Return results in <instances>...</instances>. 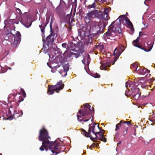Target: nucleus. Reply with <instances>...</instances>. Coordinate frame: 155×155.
<instances>
[{
    "label": "nucleus",
    "instance_id": "1",
    "mask_svg": "<svg viewBox=\"0 0 155 155\" xmlns=\"http://www.w3.org/2000/svg\"><path fill=\"white\" fill-rule=\"evenodd\" d=\"M91 30V26H83L82 28L78 30V38L79 41H77L74 40L73 42H71L70 44L71 47L69 48L70 50L72 51L75 52H71L69 54V57L74 55V57L77 58L84 52V45L79 40V38L81 40L86 39V40L85 43L87 45L89 44L90 45H93L92 39L91 38H90L89 37Z\"/></svg>",
    "mask_w": 155,
    "mask_h": 155
},
{
    "label": "nucleus",
    "instance_id": "2",
    "mask_svg": "<svg viewBox=\"0 0 155 155\" xmlns=\"http://www.w3.org/2000/svg\"><path fill=\"white\" fill-rule=\"evenodd\" d=\"M121 19L125 21L126 24L130 27L131 31L134 32V28L132 23L128 18L123 15L119 16L116 20L112 22L108 27L107 31L104 34V37L111 40H115L116 38L115 37L119 35L120 37H122Z\"/></svg>",
    "mask_w": 155,
    "mask_h": 155
},
{
    "label": "nucleus",
    "instance_id": "3",
    "mask_svg": "<svg viewBox=\"0 0 155 155\" xmlns=\"http://www.w3.org/2000/svg\"><path fill=\"white\" fill-rule=\"evenodd\" d=\"M48 139H50V137L48 136L47 130L45 129H41L39 131V134L38 137V140L40 141H42V146L40 147L39 149L41 151L44 150V149L46 151H47L48 148L51 151L53 150L51 145L49 146H48V143H52L54 142L50 141Z\"/></svg>",
    "mask_w": 155,
    "mask_h": 155
},
{
    "label": "nucleus",
    "instance_id": "4",
    "mask_svg": "<svg viewBox=\"0 0 155 155\" xmlns=\"http://www.w3.org/2000/svg\"><path fill=\"white\" fill-rule=\"evenodd\" d=\"M19 104L16 103L15 105L11 106L8 110V114L9 116L6 120H12L22 116L23 111L22 110H19L18 109Z\"/></svg>",
    "mask_w": 155,
    "mask_h": 155
},
{
    "label": "nucleus",
    "instance_id": "5",
    "mask_svg": "<svg viewBox=\"0 0 155 155\" xmlns=\"http://www.w3.org/2000/svg\"><path fill=\"white\" fill-rule=\"evenodd\" d=\"M106 25V23L104 22H100L98 25H93L92 30L93 33L91 34V36H98L100 34L103 33Z\"/></svg>",
    "mask_w": 155,
    "mask_h": 155
},
{
    "label": "nucleus",
    "instance_id": "6",
    "mask_svg": "<svg viewBox=\"0 0 155 155\" xmlns=\"http://www.w3.org/2000/svg\"><path fill=\"white\" fill-rule=\"evenodd\" d=\"M47 144L49 146L51 145L52 146V147L53 148V150H51V151L54 154V155H57L60 152H64L65 149L64 146L62 145L60 147V143L56 140L51 144L48 143Z\"/></svg>",
    "mask_w": 155,
    "mask_h": 155
},
{
    "label": "nucleus",
    "instance_id": "7",
    "mask_svg": "<svg viewBox=\"0 0 155 155\" xmlns=\"http://www.w3.org/2000/svg\"><path fill=\"white\" fill-rule=\"evenodd\" d=\"M7 35L9 39H12L14 43H11V45L13 48H16L17 46V44L20 43L21 40V35L19 31H17L16 34H13L12 32L8 33Z\"/></svg>",
    "mask_w": 155,
    "mask_h": 155
},
{
    "label": "nucleus",
    "instance_id": "8",
    "mask_svg": "<svg viewBox=\"0 0 155 155\" xmlns=\"http://www.w3.org/2000/svg\"><path fill=\"white\" fill-rule=\"evenodd\" d=\"M64 86V84L62 83V81H60L55 85L49 86L47 93L48 95H52L56 90V92L58 93L59 91H58L62 89Z\"/></svg>",
    "mask_w": 155,
    "mask_h": 155
},
{
    "label": "nucleus",
    "instance_id": "9",
    "mask_svg": "<svg viewBox=\"0 0 155 155\" xmlns=\"http://www.w3.org/2000/svg\"><path fill=\"white\" fill-rule=\"evenodd\" d=\"M50 34L46 37V39L44 38L42 39L43 49L44 48V47H45V44L46 42L47 43L46 44V45L49 47L50 45H51V46L52 45L54 41V37L55 35L54 33L53 32L52 30H50Z\"/></svg>",
    "mask_w": 155,
    "mask_h": 155
},
{
    "label": "nucleus",
    "instance_id": "10",
    "mask_svg": "<svg viewBox=\"0 0 155 155\" xmlns=\"http://www.w3.org/2000/svg\"><path fill=\"white\" fill-rule=\"evenodd\" d=\"M84 107V109L79 110L78 112V113L82 114V115L83 116H85L91 114V116L92 117V113H94V107H92L91 108V106L87 103H86L85 104Z\"/></svg>",
    "mask_w": 155,
    "mask_h": 155
},
{
    "label": "nucleus",
    "instance_id": "11",
    "mask_svg": "<svg viewBox=\"0 0 155 155\" xmlns=\"http://www.w3.org/2000/svg\"><path fill=\"white\" fill-rule=\"evenodd\" d=\"M96 4L94 2L92 4L87 6L88 13L87 16L89 18H95L97 9L96 6Z\"/></svg>",
    "mask_w": 155,
    "mask_h": 155
},
{
    "label": "nucleus",
    "instance_id": "12",
    "mask_svg": "<svg viewBox=\"0 0 155 155\" xmlns=\"http://www.w3.org/2000/svg\"><path fill=\"white\" fill-rule=\"evenodd\" d=\"M95 127L94 126L92 125V124H90L89 125V129L88 130V132H87L85 130L83 129H81L82 134H83L85 137H90L91 140L94 139L93 137H91V133L92 132L94 134L95 131H94Z\"/></svg>",
    "mask_w": 155,
    "mask_h": 155
},
{
    "label": "nucleus",
    "instance_id": "13",
    "mask_svg": "<svg viewBox=\"0 0 155 155\" xmlns=\"http://www.w3.org/2000/svg\"><path fill=\"white\" fill-rule=\"evenodd\" d=\"M72 15L71 11L70 14L67 15L66 16H63L61 18V22L67 23L69 25H70L71 23L74 21V18L73 17L71 18Z\"/></svg>",
    "mask_w": 155,
    "mask_h": 155
},
{
    "label": "nucleus",
    "instance_id": "14",
    "mask_svg": "<svg viewBox=\"0 0 155 155\" xmlns=\"http://www.w3.org/2000/svg\"><path fill=\"white\" fill-rule=\"evenodd\" d=\"M26 13L21 16V20L20 21V22L27 28L30 27L32 24V21L30 19H28V17L25 15Z\"/></svg>",
    "mask_w": 155,
    "mask_h": 155
},
{
    "label": "nucleus",
    "instance_id": "15",
    "mask_svg": "<svg viewBox=\"0 0 155 155\" xmlns=\"http://www.w3.org/2000/svg\"><path fill=\"white\" fill-rule=\"evenodd\" d=\"M154 43V41H148L147 44V45H148L147 49L146 48H142L141 45H139V44H137V43L134 44V46L142 49L146 52H149L152 49Z\"/></svg>",
    "mask_w": 155,
    "mask_h": 155
},
{
    "label": "nucleus",
    "instance_id": "16",
    "mask_svg": "<svg viewBox=\"0 0 155 155\" xmlns=\"http://www.w3.org/2000/svg\"><path fill=\"white\" fill-rule=\"evenodd\" d=\"M139 90L138 88H132L131 89V95L133 96V98L135 100H138L140 96V94L138 93Z\"/></svg>",
    "mask_w": 155,
    "mask_h": 155
},
{
    "label": "nucleus",
    "instance_id": "17",
    "mask_svg": "<svg viewBox=\"0 0 155 155\" xmlns=\"http://www.w3.org/2000/svg\"><path fill=\"white\" fill-rule=\"evenodd\" d=\"M106 14H103V12L97 10L95 18L100 20L103 19L106 20Z\"/></svg>",
    "mask_w": 155,
    "mask_h": 155
},
{
    "label": "nucleus",
    "instance_id": "18",
    "mask_svg": "<svg viewBox=\"0 0 155 155\" xmlns=\"http://www.w3.org/2000/svg\"><path fill=\"white\" fill-rule=\"evenodd\" d=\"M62 66L64 71H63L62 70H60L59 72L60 74H62V73H64V76L65 77L67 75V72L69 70V63H67L66 64H62Z\"/></svg>",
    "mask_w": 155,
    "mask_h": 155
},
{
    "label": "nucleus",
    "instance_id": "19",
    "mask_svg": "<svg viewBox=\"0 0 155 155\" xmlns=\"http://www.w3.org/2000/svg\"><path fill=\"white\" fill-rule=\"evenodd\" d=\"M111 63L109 61H107L103 63L100 66V68L101 70H106L107 67H110Z\"/></svg>",
    "mask_w": 155,
    "mask_h": 155
},
{
    "label": "nucleus",
    "instance_id": "20",
    "mask_svg": "<svg viewBox=\"0 0 155 155\" xmlns=\"http://www.w3.org/2000/svg\"><path fill=\"white\" fill-rule=\"evenodd\" d=\"M80 115H78L77 114V119L78 120L79 122H81L82 121H83L84 122H86L88 121L91 117V116L89 119H85L83 120V117L84 116H82V114H80Z\"/></svg>",
    "mask_w": 155,
    "mask_h": 155
},
{
    "label": "nucleus",
    "instance_id": "21",
    "mask_svg": "<svg viewBox=\"0 0 155 155\" xmlns=\"http://www.w3.org/2000/svg\"><path fill=\"white\" fill-rule=\"evenodd\" d=\"M14 19L11 20H5L4 23L5 24V25H9L10 27L13 25Z\"/></svg>",
    "mask_w": 155,
    "mask_h": 155
},
{
    "label": "nucleus",
    "instance_id": "22",
    "mask_svg": "<svg viewBox=\"0 0 155 155\" xmlns=\"http://www.w3.org/2000/svg\"><path fill=\"white\" fill-rule=\"evenodd\" d=\"M89 58L90 56L88 54H85L83 55V59L86 61V65H88L90 63V61L89 60Z\"/></svg>",
    "mask_w": 155,
    "mask_h": 155
},
{
    "label": "nucleus",
    "instance_id": "23",
    "mask_svg": "<svg viewBox=\"0 0 155 155\" xmlns=\"http://www.w3.org/2000/svg\"><path fill=\"white\" fill-rule=\"evenodd\" d=\"M15 94H10L9 95L8 97V101L9 103L11 102L12 100L14 101V99H15Z\"/></svg>",
    "mask_w": 155,
    "mask_h": 155
},
{
    "label": "nucleus",
    "instance_id": "24",
    "mask_svg": "<svg viewBox=\"0 0 155 155\" xmlns=\"http://www.w3.org/2000/svg\"><path fill=\"white\" fill-rule=\"evenodd\" d=\"M130 68L134 71H137L139 70L140 69L138 68L137 64L135 63H134L130 66Z\"/></svg>",
    "mask_w": 155,
    "mask_h": 155
},
{
    "label": "nucleus",
    "instance_id": "25",
    "mask_svg": "<svg viewBox=\"0 0 155 155\" xmlns=\"http://www.w3.org/2000/svg\"><path fill=\"white\" fill-rule=\"evenodd\" d=\"M121 137V135L118 132L116 133L114 138V141H115V140L117 141L120 140V138H122Z\"/></svg>",
    "mask_w": 155,
    "mask_h": 155
},
{
    "label": "nucleus",
    "instance_id": "26",
    "mask_svg": "<svg viewBox=\"0 0 155 155\" xmlns=\"http://www.w3.org/2000/svg\"><path fill=\"white\" fill-rule=\"evenodd\" d=\"M111 10V8H105L104 10V12H103V14H106L107 15L106 16V20L108 19V13L109 12V11Z\"/></svg>",
    "mask_w": 155,
    "mask_h": 155
},
{
    "label": "nucleus",
    "instance_id": "27",
    "mask_svg": "<svg viewBox=\"0 0 155 155\" xmlns=\"http://www.w3.org/2000/svg\"><path fill=\"white\" fill-rule=\"evenodd\" d=\"M142 33V32L140 31L139 32V37H138L137 38L136 40H135L133 41L132 43H133V44L134 46V44H135L137 43V44H138V41H139L138 38L140 36V34Z\"/></svg>",
    "mask_w": 155,
    "mask_h": 155
},
{
    "label": "nucleus",
    "instance_id": "28",
    "mask_svg": "<svg viewBox=\"0 0 155 155\" xmlns=\"http://www.w3.org/2000/svg\"><path fill=\"white\" fill-rule=\"evenodd\" d=\"M96 48L102 51V50L104 49V46L103 44L101 45V44H99L98 45L96 46Z\"/></svg>",
    "mask_w": 155,
    "mask_h": 155
},
{
    "label": "nucleus",
    "instance_id": "29",
    "mask_svg": "<svg viewBox=\"0 0 155 155\" xmlns=\"http://www.w3.org/2000/svg\"><path fill=\"white\" fill-rule=\"evenodd\" d=\"M91 75L94 78H99L100 77V75L97 73H92Z\"/></svg>",
    "mask_w": 155,
    "mask_h": 155
},
{
    "label": "nucleus",
    "instance_id": "30",
    "mask_svg": "<svg viewBox=\"0 0 155 155\" xmlns=\"http://www.w3.org/2000/svg\"><path fill=\"white\" fill-rule=\"evenodd\" d=\"M142 71L143 72L141 73V74L144 75L146 73H148L150 72V70H148L146 68H144L143 69L140 70V71Z\"/></svg>",
    "mask_w": 155,
    "mask_h": 155
},
{
    "label": "nucleus",
    "instance_id": "31",
    "mask_svg": "<svg viewBox=\"0 0 155 155\" xmlns=\"http://www.w3.org/2000/svg\"><path fill=\"white\" fill-rule=\"evenodd\" d=\"M122 121H120V122L117 124L116 125V129L115 130V131H117L119 129V127L121 125Z\"/></svg>",
    "mask_w": 155,
    "mask_h": 155
},
{
    "label": "nucleus",
    "instance_id": "32",
    "mask_svg": "<svg viewBox=\"0 0 155 155\" xmlns=\"http://www.w3.org/2000/svg\"><path fill=\"white\" fill-rule=\"evenodd\" d=\"M98 140L106 142L107 141L106 138L104 137V136L102 137H99Z\"/></svg>",
    "mask_w": 155,
    "mask_h": 155
},
{
    "label": "nucleus",
    "instance_id": "33",
    "mask_svg": "<svg viewBox=\"0 0 155 155\" xmlns=\"http://www.w3.org/2000/svg\"><path fill=\"white\" fill-rule=\"evenodd\" d=\"M54 19V17L53 16H51V21L50 23V30H52V24L53 22V21Z\"/></svg>",
    "mask_w": 155,
    "mask_h": 155
},
{
    "label": "nucleus",
    "instance_id": "34",
    "mask_svg": "<svg viewBox=\"0 0 155 155\" xmlns=\"http://www.w3.org/2000/svg\"><path fill=\"white\" fill-rule=\"evenodd\" d=\"M99 134L100 136L99 137H102L103 136H104V133H102L101 131H99L98 132H95L94 134Z\"/></svg>",
    "mask_w": 155,
    "mask_h": 155
},
{
    "label": "nucleus",
    "instance_id": "35",
    "mask_svg": "<svg viewBox=\"0 0 155 155\" xmlns=\"http://www.w3.org/2000/svg\"><path fill=\"white\" fill-rule=\"evenodd\" d=\"M50 16H48L46 18V23H45V25H47L49 23L50 18Z\"/></svg>",
    "mask_w": 155,
    "mask_h": 155
},
{
    "label": "nucleus",
    "instance_id": "36",
    "mask_svg": "<svg viewBox=\"0 0 155 155\" xmlns=\"http://www.w3.org/2000/svg\"><path fill=\"white\" fill-rule=\"evenodd\" d=\"M142 83V82H140L138 83H135L133 84V85L134 86V87H133L132 88H137V87L140 84Z\"/></svg>",
    "mask_w": 155,
    "mask_h": 155
},
{
    "label": "nucleus",
    "instance_id": "37",
    "mask_svg": "<svg viewBox=\"0 0 155 155\" xmlns=\"http://www.w3.org/2000/svg\"><path fill=\"white\" fill-rule=\"evenodd\" d=\"M122 52L119 50H117L116 53V55L117 56H118V57H119Z\"/></svg>",
    "mask_w": 155,
    "mask_h": 155
},
{
    "label": "nucleus",
    "instance_id": "38",
    "mask_svg": "<svg viewBox=\"0 0 155 155\" xmlns=\"http://www.w3.org/2000/svg\"><path fill=\"white\" fill-rule=\"evenodd\" d=\"M130 93L131 92L129 90H126L125 94L126 96H128L131 95Z\"/></svg>",
    "mask_w": 155,
    "mask_h": 155
},
{
    "label": "nucleus",
    "instance_id": "39",
    "mask_svg": "<svg viewBox=\"0 0 155 155\" xmlns=\"http://www.w3.org/2000/svg\"><path fill=\"white\" fill-rule=\"evenodd\" d=\"M46 45H45V47H44V48L43 49V48L42 49V50H43V52L45 54H46L47 53H48V51H46V48H47V47H46Z\"/></svg>",
    "mask_w": 155,
    "mask_h": 155
},
{
    "label": "nucleus",
    "instance_id": "40",
    "mask_svg": "<svg viewBox=\"0 0 155 155\" xmlns=\"http://www.w3.org/2000/svg\"><path fill=\"white\" fill-rule=\"evenodd\" d=\"M1 70L0 72V73H3L5 72L7 70L4 68H2L1 66Z\"/></svg>",
    "mask_w": 155,
    "mask_h": 155
},
{
    "label": "nucleus",
    "instance_id": "41",
    "mask_svg": "<svg viewBox=\"0 0 155 155\" xmlns=\"http://www.w3.org/2000/svg\"><path fill=\"white\" fill-rule=\"evenodd\" d=\"M125 48H124V46H121L118 50L123 52Z\"/></svg>",
    "mask_w": 155,
    "mask_h": 155
},
{
    "label": "nucleus",
    "instance_id": "42",
    "mask_svg": "<svg viewBox=\"0 0 155 155\" xmlns=\"http://www.w3.org/2000/svg\"><path fill=\"white\" fill-rule=\"evenodd\" d=\"M95 136V137H93L94 139H92V140H92V141H94V142H95V141L94 140V139H97V140H98V137H99L97 135V134H94Z\"/></svg>",
    "mask_w": 155,
    "mask_h": 155
},
{
    "label": "nucleus",
    "instance_id": "43",
    "mask_svg": "<svg viewBox=\"0 0 155 155\" xmlns=\"http://www.w3.org/2000/svg\"><path fill=\"white\" fill-rule=\"evenodd\" d=\"M46 26V25H45L43 28L41 29V31L42 33H45V28Z\"/></svg>",
    "mask_w": 155,
    "mask_h": 155
},
{
    "label": "nucleus",
    "instance_id": "44",
    "mask_svg": "<svg viewBox=\"0 0 155 155\" xmlns=\"http://www.w3.org/2000/svg\"><path fill=\"white\" fill-rule=\"evenodd\" d=\"M6 104H7V103L5 102V101H0V105H2V104H3L5 105H6Z\"/></svg>",
    "mask_w": 155,
    "mask_h": 155
},
{
    "label": "nucleus",
    "instance_id": "45",
    "mask_svg": "<svg viewBox=\"0 0 155 155\" xmlns=\"http://www.w3.org/2000/svg\"><path fill=\"white\" fill-rule=\"evenodd\" d=\"M51 45H50L49 47H48L47 46V48H47L46 49V51H48V52H49V51H51Z\"/></svg>",
    "mask_w": 155,
    "mask_h": 155
},
{
    "label": "nucleus",
    "instance_id": "46",
    "mask_svg": "<svg viewBox=\"0 0 155 155\" xmlns=\"http://www.w3.org/2000/svg\"><path fill=\"white\" fill-rule=\"evenodd\" d=\"M124 129H125V130L124 131L123 133H124V134H126L127 133V130L128 129L127 127H125Z\"/></svg>",
    "mask_w": 155,
    "mask_h": 155
},
{
    "label": "nucleus",
    "instance_id": "47",
    "mask_svg": "<svg viewBox=\"0 0 155 155\" xmlns=\"http://www.w3.org/2000/svg\"><path fill=\"white\" fill-rule=\"evenodd\" d=\"M67 45V44L66 43H63L62 44V46L64 48H66Z\"/></svg>",
    "mask_w": 155,
    "mask_h": 155
},
{
    "label": "nucleus",
    "instance_id": "48",
    "mask_svg": "<svg viewBox=\"0 0 155 155\" xmlns=\"http://www.w3.org/2000/svg\"><path fill=\"white\" fill-rule=\"evenodd\" d=\"M17 12L19 13L20 14H21V10L18 8L16 10Z\"/></svg>",
    "mask_w": 155,
    "mask_h": 155
},
{
    "label": "nucleus",
    "instance_id": "49",
    "mask_svg": "<svg viewBox=\"0 0 155 155\" xmlns=\"http://www.w3.org/2000/svg\"><path fill=\"white\" fill-rule=\"evenodd\" d=\"M119 57H118V56H117V55H116V56L114 57V62L113 63V64L114 63L115 61H117V59H118Z\"/></svg>",
    "mask_w": 155,
    "mask_h": 155
},
{
    "label": "nucleus",
    "instance_id": "50",
    "mask_svg": "<svg viewBox=\"0 0 155 155\" xmlns=\"http://www.w3.org/2000/svg\"><path fill=\"white\" fill-rule=\"evenodd\" d=\"M14 23H13V25L14 24H18L19 22L18 21L15 20V19H14Z\"/></svg>",
    "mask_w": 155,
    "mask_h": 155
},
{
    "label": "nucleus",
    "instance_id": "51",
    "mask_svg": "<svg viewBox=\"0 0 155 155\" xmlns=\"http://www.w3.org/2000/svg\"><path fill=\"white\" fill-rule=\"evenodd\" d=\"M43 23L42 22L41 24L40 25H39V27H40V29H41V28H43V27H44V26L45 25H44V26H43Z\"/></svg>",
    "mask_w": 155,
    "mask_h": 155
},
{
    "label": "nucleus",
    "instance_id": "52",
    "mask_svg": "<svg viewBox=\"0 0 155 155\" xmlns=\"http://www.w3.org/2000/svg\"><path fill=\"white\" fill-rule=\"evenodd\" d=\"M140 82L139 81V80H138L137 79H135L134 80V83H138V82Z\"/></svg>",
    "mask_w": 155,
    "mask_h": 155
},
{
    "label": "nucleus",
    "instance_id": "53",
    "mask_svg": "<svg viewBox=\"0 0 155 155\" xmlns=\"http://www.w3.org/2000/svg\"><path fill=\"white\" fill-rule=\"evenodd\" d=\"M82 62L84 65H85V62H86V61L83 59V60H82Z\"/></svg>",
    "mask_w": 155,
    "mask_h": 155
},
{
    "label": "nucleus",
    "instance_id": "54",
    "mask_svg": "<svg viewBox=\"0 0 155 155\" xmlns=\"http://www.w3.org/2000/svg\"><path fill=\"white\" fill-rule=\"evenodd\" d=\"M126 124H127V125H131V124L130 121L127 122Z\"/></svg>",
    "mask_w": 155,
    "mask_h": 155
},
{
    "label": "nucleus",
    "instance_id": "55",
    "mask_svg": "<svg viewBox=\"0 0 155 155\" xmlns=\"http://www.w3.org/2000/svg\"><path fill=\"white\" fill-rule=\"evenodd\" d=\"M60 4L64 3V2L63 0H60Z\"/></svg>",
    "mask_w": 155,
    "mask_h": 155
},
{
    "label": "nucleus",
    "instance_id": "56",
    "mask_svg": "<svg viewBox=\"0 0 155 155\" xmlns=\"http://www.w3.org/2000/svg\"><path fill=\"white\" fill-rule=\"evenodd\" d=\"M95 145L96 144L95 143H93L90 146V147L91 148L92 147H94Z\"/></svg>",
    "mask_w": 155,
    "mask_h": 155
},
{
    "label": "nucleus",
    "instance_id": "57",
    "mask_svg": "<svg viewBox=\"0 0 155 155\" xmlns=\"http://www.w3.org/2000/svg\"><path fill=\"white\" fill-rule=\"evenodd\" d=\"M117 50V48H116L115 49V50H114V54H113L114 55H116V53H115V52Z\"/></svg>",
    "mask_w": 155,
    "mask_h": 155
},
{
    "label": "nucleus",
    "instance_id": "58",
    "mask_svg": "<svg viewBox=\"0 0 155 155\" xmlns=\"http://www.w3.org/2000/svg\"><path fill=\"white\" fill-rule=\"evenodd\" d=\"M148 1H150V0H145L144 2V4H145V5L147 6H148V5L147 4H146V2Z\"/></svg>",
    "mask_w": 155,
    "mask_h": 155
},
{
    "label": "nucleus",
    "instance_id": "59",
    "mask_svg": "<svg viewBox=\"0 0 155 155\" xmlns=\"http://www.w3.org/2000/svg\"><path fill=\"white\" fill-rule=\"evenodd\" d=\"M41 36H42V37L45 38V33H42V34L41 35Z\"/></svg>",
    "mask_w": 155,
    "mask_h": 155
},
{
    "label": "nucleus",
    "instance_id": "60",
    "mask_svg": "<svg viewBox=\"0 0 155 155\" xmlns=\"http://www.w3.org/2000/svg\"><path fill=\"white\" fill-rule=\"evenodd\" d=\"M100 131H101V132L102 133H104V130L102 129H101V130H100Z\"/></svg>",
    "mask_w": 155,
    "mask_h": 155
},
{
    "label": "nucleus",
    "instance_id": "61",
    "mask_svg": "<svg viewBox=\"0 0 155 155\" xmlns=\"http://www.w3.org/2000/svg\"><path fill=\"white\" fill-rule=\"evenodd\" d=\"M122 143V141H120L119 142L117 143V145L118 146L121 143Z\"/></svg>",
    "mask_w": 155,
    "mask_h": 155
},
{
    "label": "nucleus",
    "instance_id": "62",
    "mask_svg": "<svg viewBox=\"0 0 155 155\" xmlns=\"http://www.w3.org/2000/svg\"><path fill=\"white\" fill-rule=\"evenodd\" d=\"M121 121H122V123H123V124H126V123H127L126 121H123V120H121Z\"/></svg>",
    "mask_w": 155,
    "mask_h": 155
},
{
    "label": "nucleus",
    "instance_id": "63",
    "mask_svg": "<svg viewBox=\"0 0 155 155\" xmlns=\"http://www.w3.org/2000/svg\"><path fill=\"white\" fill-rule=\"evenodd\" d=\"M128 82H127L126 83V87H127V86H128Z\"/></svg>",
    "mask_w": 155,
    "mask_h": 155
},
{
    "label": "nucleus",
    "instance_id": "64",
    "mask_svg": "<svg viewBox=\"0 0 155 155\" xmlns=\"http://www.w3.org/2000/svg\"><path fill=\"white\" fill-rule=\"evenodd\" d=\"M96 125V124L95 122H94L93 124H92V125L94 126L95 127V126Z\"/></svg>",
    "mask_w": 155,
    "mask_h": 155
}]
</instances>
